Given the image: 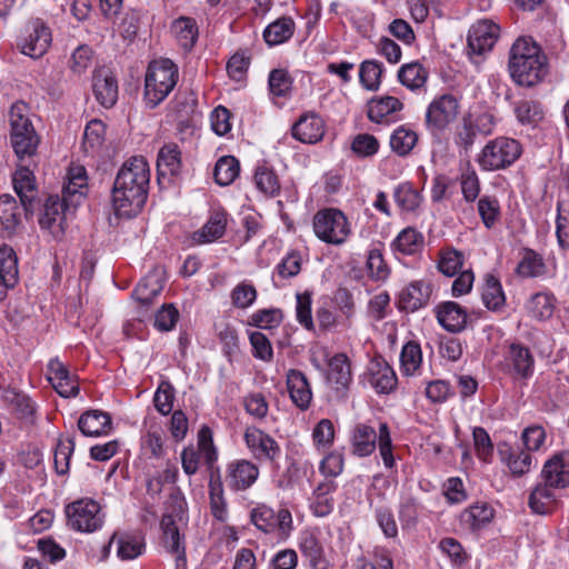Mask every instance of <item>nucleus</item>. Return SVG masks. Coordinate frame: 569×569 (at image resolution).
Here are the masks:
<instances>
[{
	"label": "nucleus",
	"instance_id": "nucleus-1",
	"mask_svg": "<svg viewBox=\"0 0 569 569\" xmlns=\"http://www.w3.org/2000/svg\"><path fill=\"white\" fill-rule=\"evenodd\" d=\"M150 167L142 156L126 160L119 169L111 192L112 207L118 217L139 214L148 198Z\"/></svg>",
	"mask_w": 569,
	"mask_h": 569
},
{
	"label": "nucleus",
	"instance_id": "nucleus-2",
	"mask_svg": "<svg viewBox=\"0 0 569 569\" xmlns=\"http://www.w3.org/2000/svg\"><path fill=\"white\" fill-rule=\"evenodd\" d=\"M509 71L517 84L533 87L547 76L548 60L531 38H519L510 49Z\"/></svg>",
	"mask_w": 569,
	"mask_h": 569
},
{
	"label": "nucleus",
	"instance_id": "nucleus-3",
	"mask_svg": "<svg viewBox=\"0 0 569 569\" xmlns=\"http://www.w3.org/2000/svg\"><path fill=\"white\" fill-rule=\"evenodd\" d=\"M377 446L385 467L391 469L395 466V458L388 425L386 422H381L379 425L378 435L375 428L366 423H358L355 426L351 436V449L355 456L368 457L376 450Z\"/></svg>",
	"mask_w": 569,
	"mask_h": 569
},
{
	"label": "nucleus",
	"instance_id": "nucleus-4",
	"mask_svg": "<svg viewBox=\"0 0 569 569\" xmlns=\"http://www.w3.org/2000/svg\"><path fill=\"white\" fill-rule=\"evenodd\" d=\"M179 79L178 66L168 58L149 63L144 78V99L150 108L161 103L174 89Z\"/></svg>",
	"mask_w": 569,
	"mask_h": 569
},
{
	"label": "nucleus",
	"instance_id": "nucleus-5",
	"mask_svg": "<svg viewBox=\"0 0 569 569\" xmlns=\"http://www.w3.org/2000/svg\"><path fill=\"white\" fill-rule=\"evenodd\" d=\"M10 141L19 160L36 154L40 138L28 116V107L23 102L13 103L10 113Z\"/></svg>",
	"mask_w": 569,
	"mask_h": 569
},
{
	"label": "nucleus",
	"instance_id": "nucleus-6",
	"mask_svg": "<svg viewBox=\"0 0 569 569\" xmlns=\"http://www.w3.org/2000/svg\"><path fill=\"white\" fill-rule=\"evenodd\" d=\"M312 228L320 241L336 247L345 244L352 233L349 219L337 208L317 211L312 219Z\"/></svg>",
	"mask_w": 569,
	"mask_h": 569
},
{
	"label": "nucleus",
	"instance_id": "nucleus-7",
	"mask_svg": "<svg viewBox=\"0 0 569 569\" xmlns=\"http://www.w3.org/2000/svg\"><path fill=\"white\" fill-rule=\"evenodd\" d=\"M522 153L518 140L497 137L489 140L476 157V162L483 171L503 170L515 163Z\"/></svg>",
	"mask_w": 569,
	"mask_h": 569
},
{
	"label": "nucleus",
	"instance_id": "nucleus-8",
	"mask_svg": "<svg viewBox=\"0 0 569 569\" xmlns=\"http://www.w3.org/2000/svg\"><path fill=\"white\" fill-rule=\"evenodd\" d=\"M218 456L212 430L208 426H202L198 431L197 447H184L180 453L182 470L189 477L196 475L201 458L208 471L212 470L218 461Z\"/></svg>",
	"mask_w": 569,
	"mask_h": 569
},
{
	"label": "nucleus",
	"instance_id": "nucleus-9",
	"mask_svg": "<svg viewBox=\"0 0 569 569\" xmlns=\"http://www.w3.org/2000/svg\"><path fill=\"white\" fill-rule=\"evenodd\" d=\"M251 523L266 535H273L279 540H287L293 531V519L289 509L273 510L266 503H258L250 511Z\"/></svg>",
	"mask_w": 569,
	"mask_h": 569
},
{
	"label": "nucleus",
	"instance_id": "nucleus-10",
	"mask_svg": "<svg viewBox=\"0 0 569 569\" xmlns=\"http://www.w3.org/2000/svg\"><path fill=\"white\" fill-rule=\"evenodd\" d=\"M243 441L254 462L267 465L274 470L280 468L281 446L267 431L248 426L243 432Z\"/></svg>",
	"mask_w": 569,
	"mask_h": 569
},
{
	"label": "nucleus",
	"instance_id": "nucleus-11",
	"mask_svg": "<svg viewBox=\"0 0 569 569\" xmlns=\"http://www.w3.org/2000/svg\"><path fill=\"white\" fill-rule=\"evenodd\" d=\"M460 112V101L451 93L436 96L428 104L425 127L432 137H440L456 121Z\"/></svg>",
	"mask_w": 569,
	"mask_h": 569
},
{
	"label": "nucleus",
	"instance_id": "nucleus-12",
	"mask_svg": "<svg viewBox=\"0 0 569 569\" xmlns=\"http://www.w3.org/2000/svg\"><path fill=\"white\" fill-rule=\"evenodd\" d=\"M67 525L79 532L91 533L103 527L106 515L91 498H81L66 506Z\"/></svg>",
	"mask_w": 569,
	"mask_h": 569
},
{
	"label": "nucleus",
	"instance_id": "nucleus-13",
	"mask_svg": "<svg viewBox=\"0 0 569 569\" xmlns=\"http://www.w3.org/2000/svg\"><path fill=\"white\" fill-rule=\"evenodd\" d=\"M76 209L62 200L59 194L49 196L42 204L38 222L41 230L47 231L53 239L60 240L67 229L68 219Z\"/></svg>",
	"mask_w": 569,
	"mask_h": 569
},
{
	"label": "nucleus",
	"instance_id": "nucleus-14",
	"mask_svg": "<svg viewBox=\"0 0 569 569\" xmlns=\"http://www.w3.org/2000/svg\"><path fill=\"white\" fill-rule=\"evenodd\" d=\"M51 42L52 33L49 26L43 20L36 18L26 23L17 44L21 53L38 59L48 51Z\"/></svg>",
	"mask_w": 569,
	"mask_h": 569
},
{
	"label": "nucleus",
	"instance_id": "nucleus-15",
	"mask_svg": "<svg viewBox=\"0 0 569 569\" xmlns=\"http://www.w3.org/2000/svg\"><path fill=\"white\" fill-rule=\"evenodd\" d=\"M321 358L327 363L326 380L338 393L346 395L353 381L350 358L345 352L331 355L327 348H320Z\"/></svg>",
	"mask_w": 569,
	"mask_h": 569
},
{
	"label": "nucleus",
	"instance_id": "nucleus-16",
	"mask_svg": "<svg viewBox=\"0 0 569 569\" xmlns=\"http://www.w3.org/2000/svg\"><path fill=\"white\" fill-rule=\"evenodd\" d=\"M501 369L518 379L531 378L535 372V358L531 350L518 341H506Z\"/></svg>",
	"mask_w": 569,
	"mask_h": 569
},
{
	"label": "nucleus",
	"instance_id": "nucleus-17",
	"mask_svg": "<svg viewBox=\"0 0 569 569\" xmlns=\"http://www.w3.org/2000/svg\"><path fill=\"white\" fill-rule=\"evenodd\" d=\"M259 465L253 460L233 459L226 466L224 481L231 491H246L259 479Z\"/></svg>",
	"mask_w": 569,
	"mask_h": 569
},
{
	"label": "nucleus",
	"instance_id": "nucleus-18",
	"mask_svg": "<svg viewBox=\"0 0 569 569\" xmlns=\"http://www.w3.org/2000/svg\"><path fill=\"white\" fill-rule=\"evenodd\" d=\"M500 36V27L491 20H480L468 32V49L473 60L492 50Z\"/></svg>",
	"mask_w": 569,
	"mask_h": 569
},
{
	"label": "nucleus",
	"instance_id": "nucleus-19",
	"mask_svg": "<svg viewBox=\"0 0 569 569\" xmlns=\"http://www.w3.org/2000/svg\"><path fill=\"white\" fill-rule=\"evenodd\" d=\"M298 548L311 569H329L331 567L318 528L301 530L298 538Z\"/></svg>",
	"mask_w": 569,
	"mask_h": 569
},
{
	"label": "nucleus",
	"instance_id": "nucleus-20",
	"mask_svg": "<svg viewBox=\"0 0 569 569\" xmlns=\"http://www.w3.org/2000/svg\"><path fill=\"white\" fill-rule=\"evenodd\" d=\"M562 492L540 479L530 489L528 507L533 515L549 516L562 505Z\"/></svg>",
	"mask_w": 569,
	"mask_h": 569
},
{
	"label": "nucleus",
	"instance_id": "nucleus-21",
	"mask_svg": "<svg viewBox=\"0 0 569 569\" xmlns=\"http://www.w3.org/2000/svg\"><path fill=\"white\" fill-rule=\"evenodd\" d=\"M160 528L162 531L161 545L164 550L176 559V569H186V539L180 533L172 515H163Z\"/></svg>",
	"mask_w": 569,
	"mask_h": 569
},
{
	"label": "nucleus",
	"instance_id": "nucleus-22",
	"mask_svg": "<svg viewBox=\"0 0 569 569\" xmlns=\"http://www.w3.org/2000/svg\"><path fill=\"white\" fill-rule=\"evenodd\" d=\"M539 479L561 492L569 487V451H561L548 459Z\"/></svg>",
	"mask_w": 569,
	"mask_h": 569
},
{
	"label": "nucleus",
	"instance_id": "nucleus-23",
	"mask_svg": "<svg viewBox=\"0 0 569 569\" xmlns=\"http://www.w3.org/2000/svg\"><path fill=\"white\" fill-rule=\"evenodd\" d=\"M401 100L392 96L372 97L367 104V116L375 123H391L399 120L398 113L403 109Z\"/></svg>",
	"mask_w": 569,
	"mask_h": 569
},
{
	"label": "nucleus",
	"instance_id": "nucleus-24",
	"mask_svg": "<svg viewBox=\"0 0 569 569\" xmlns=\"http://www.w3.org/2000/svg\"><path fill=\"white\" fill-rule=\"evenodd\" d=\"M289 398L301 411H307L312 402L313 393L307 376L298 369H289L286 375Z\"/></svg>",
	"mask_w": 569,
	"mask_h": 569
},
{
	"label": "nucleus",
	"instance_id": "nucleus-25",
	"mask_svg": "<svg viewBox=\"0 0 569 569\" xmlns=\"http://www.w3.org/2000/svg\"><path fill=\"white\" fill-rule=\"evenodd\" d=\"M88 189V178L84 167H71L63 182L60 198L77 209L83 201Z\"/></svg>",
	"mask_w": 569,
	"mask_h": 569
},
{
	"label": "nucleus",
	"instance_id": "nucleus-26",
	"mask_svg": "<svg viewBox=\"0 0 569 569\" xmlns=\"http://www.w3.org/2000/svg\"><path fill=\"white\" fill-rule=\"evenodd\" d=\"M92 91L97 101L104 108H111L118 100V81L111 70L101 67L92 74Z\"/></svg>",
	"mask_w": 569,
	"mask_h": 569
},
{
	"label": "nucleus",
	"instance_id": "nucleus-27",
	"mask_svg": "<svg viewBox=\"0 0 569 569\" xmlns=\"http://www.w3.org/2000/svg\"><path fill=\"white\" fill-rule=\"evenodd\" d=\"M48 380L53 389L63 398H72L79 393L76 376L59 360L51 359L48 363Z\"/></svg>",
	"mask_w": 569,
	"mask_h": 569
},
{
	"label": "nucleus",
	"instance_id": "nucleus-28",
	"mask_svg": "<svg viewBox=\"0 0 569 569\" xmlns=\"http://www.w3.org/2000/svg\"><path fill=\"white\" fill-rule=\"evenodd\" d=\"M77 426L84 437L98 438L110 433L112 419L106 411L90 409L80 415Z\"/></svg>",
	"mask_w": 569,
	"mask_h": 569
},
{
	"label": "nucleus",
	"instance_id": "nucleus-29",
	"mask_svg": "<svg viewBox=\"0 0 569 569\" xmlns=\"http://www.w3.org/2000/svg\"><path fill=\"white\" fill-rule=\"evenodd\" d=\"M369 382L378 393L392 392L398 383L397 375L392 367L383 358H375L370 361Z\"/></svg>",
	"mask_w": 569,
	"mask_h": 569
},
{
	"label": "nucleus",
	"instance_id": "nucleus-30",
	"mask_svg": "<svg viewBox=\"0 0 569 569\" xmlns=\"http://www.w3.org/2000/svg\"><path fill=\"white\" fill-rule=\"evenodd\" d=\"M292 137L302 143H317L325 134V121L315 112L302 114L292 126Z\"/></svg>",
	"mask_w": 569,
	"mask_h": 569
},
{
	"label": "nucleus",
	"instance_id": "nucleus-31",
	"mask_svg": "<svg viewBox=\"0 0 569 569\" xmlns=\"http://www.w3.org/2000/svg\"><path fill=\"white\" fill-rule=\"evenodd\" d=\"M431 289L422 280L410 282L402 289L398 299V308L407 312H415L429 302Z\"/></svg>",
	"mask_w": 569,
	"mask_h": 569
},
{
	"label": "nucleus",
	"instance_id": "nucleus-32",
	"mask_svg": "<svg viewBox=\"0 0 569 569\" xmlns=\"http://www.w3.org/2000/svg\"><path fill=\"white\" fill-rule=\"evenodd\" d=\"M515 271L521 278H547L555 274L547 266L545 258L530 248L523 249Z\"/></svg>",
	"mask_w": 569,
	"mask_h": 569
},
{
	"label": "nucleus",
	"instance_id": "nucleus-33",
	"mask_svg": "<svg viewBox=\"0 0 569 569\" xmlns=\"http://www.w3.org/2000/svg\"><path fill=\"white\" fill-rule=\"evenodd\" d=\"M227 228V213L223 210H214L207 222L191 236L193 244H204L220 239Z\"/></svg>",
	"mask_w": 569,
	"mask_h": 569
},
{
	"label": "nucleus",
	"instance_id": "nucleus-34",
	"mask_svg": "<svg viewBox=\"0 0 569 569\" xmlns=\"http://www.w3.org/2000/svg\"><path fill=\"white\" fill-rule=\"evenodd\" d=\"M113 542L117 543V556L121 560L136 559L143 553L146 548L143 536L137 532H116L109 540V547Z\"/></svg>",
	"mask_w": 569,
	"mask_h": 569
},
{
	"label": "nucleus",
	"instance_id": "nucleus-35",
	"mask_svg": "<svg viewBox=\"0 0 569 569\" xmlns=\"http://www.w3.org/2000/svg\"><path fill=\"white\" fill-rule=\"evenodd\" d=\"M437 319L447 331L460 332L467 326L468 315L459 303L446 301L437 307Z\"/></svg>",
	"mask_w": 569,
	"mask_h": 569
},
{
	"label": "nucleus",
	"instance_id": "nucleus-36",
	"mask_svg": "<svg viewBox=\"0 0 569 569\" xmlns=\"http://www.w3.org/2000/svg\"><path fill=\"white\" fill-rule=\"evenodd\" d=\"M13 188L24 212L28 213L33 209V202L37 198V188L34 176L27 167H20L13 174Z\"/></svg>",
	"mask_w": 569,
	"mask_h": 569
},
{
	"label": "nucleus",
	"instance_id": "nucleus-37",
	"mask_svg": "<svg viewBox=\"0 0 569 569\" xmlns=\"http://www.w3.org/2000/svg\"><path fill=\"white\" fill-rule=\"evenodd\" d=\"M23 206L19 204L10 194L0 196V231L11 236L21 224Z\"/></svg>",
	"mask_w": 569,
	"mask_h": 569
},
{
	"label": "nucleus",
	"instance_id": "nucleus-38",
	"mask_svg": "<svg viewBox=\"0 0 569 569\" xmlns=\"http://www.w3.org/2000/svg\"><path fill=\"white\" fill-rule=\"evenodd\" d=\"M296 22L289 16H282L270 22L262 31V38L270 48L288 42L295 34Z\"/></svg>",
	"mask_w": 569,
	"mask_h": 569
},
{
	"label": "nucleus",
	"instance_id": "nucleus-39",
	"mask_svg": "<svg viewBox=\"0 0 569 569\" xmlns=\"http://www.w3.org/2000/svg\"><path fill=\"white\" fill-rule=\"evenodd\" d=\"M337 483L331 479L321 481L313 490L310 509L316 517H327L335 508L332 493L337 490Z\"/></svg>",
	"mask_w": 569,
	"mask_h": 569
},
{
	"label": "nucleus",
	"instance_id": "nucleus-40",
	"mask_svg": "<svg viewBox=\"0 0 569 569\" xmlns=\"http://www.w3.org/2000/svg\"><path fill=\"white\" fill-rule=\"evenodd\" d=\"M76 440L73 433H61L58 439L53 451V463L56 472L59 476L68 475L70 470V460L74 452Z\"/></svg>",
	"mask_w": 569,
	"mask_h": 569
},
{
	"label": "nucleus",
	"instance_id": "nucleus-41",
	"mask_svg": "<svg viewBox=\"0 0 569 569\" xmlns=\"http://www.w3.org/2000/svg\"><path fill=\"white\" fill-rule=\"evenodd\" d=\"M481 300L490 311H500L506 305V295L497 277L487 273L481 286Z\"/></svg>",
	"mask_w": 569,
	"mask_h": 569
},
{
	"label": "nucleus",
	"instance_id": "nucleus-42",
	"mask_svg": "<svg viewBox=\"0 0 569 569\" xmlns=\"http://www.w3.org/2000/svg\"><path fill=\"white\" fill-rule=\"evenodd\" d=\"M556 303L557 299L551 291H541L530 297L526 308L531 318L546 321L552 317Z\"/></svg>",
	"mask_w": 569,
	"mask_h": 569
},
{
	"label": "nucleus",
	"instance_id": "nucleus-43",
	"mask_svg": "<svg viewBox=\"0 0 569 569\" xmlns=\"http://www.w3.org/2000/svg\"><path fill=\"white\" fill-rule=\"evenodd\" d=\"M158 176H178L181 170V152L174 143L164 144L157 159Z\"/></svg>",
	"mask_w": 569,
	"mask_h": 569
},
{
	"label": "nucleus",
	"instance_id": "nucleus-44",
	"mask_svg": "<svg viewBox=\"0 0 569 569\" xmlns=\"http://www.w3.org/2000/svg\"><path fill=\"white\" fill-rule=\"evenodd\" d=\"M397 77L403 87L411 91H416L425 87L429 72L420 62L412 61L402 64L398 70Z\"/></svg>",
	"mask_w": 569,
	"mask_h": 569
},
{
	"label": "nucleus",
	"instance_id": "nucleus-45",
	"mask_svg": "<svg viewBox=\"0 0 569 569\" xmlns=\"http://www.w3.org/2000/svg\"><path fill=\"white\" fill-rule=\"evenodd\" d=\"M423 244V234L413 227H407L393 239L391 247L402 254L413 256L422 250Z\"/></svg>",
	"mask_w": 569,
	"mask_h": 569
},
{
	"label": "nucleus",
	"instance_id": "nucleus-46",
	"mask_svg": "<svg viewBox=\"0 0 569 569\" xmlns=\"http://www.w3.org/2000/svg\"><path fill=\"white\" fill-rule=\"evenodd\" d=\"M418 142V133L406 124L397 127L389 139L391 150L399 157L411 153Z\"/></svg>",
	"mask_w": 569,
	"mask_h": 569
},
{
	"label": "nucleus",
	"instance_id": "nucleus-47",
	"mask_svg": "<svg viewBox=\"0 0 569 569\" xmlns=\"http://www.w3.org/2000/svg\"><path fill=\"white\" fill-rule=\"evenodd\" d=\"M18 258L14 250L7 244L0 247V281L7 288H13L18 282Z\"/></svg>",
	"mask_w": 569,
	"mask_h": 569
},
{
	"label": "nucleus",
	"instance_id": "nucleus-48",
	"mask_svg": "<svg viewBox=\"0 0 569 569\" xmlns=\"http://www.w3.org/2000/svg\"><path fill=\"white\" fill-rule=\"evenodd\" d=\"M2 398L20 419H30L34 416L36 405L28 395L14 388H7Z\"/></svg>",
	"mask_w": 569,
	"mask_h": 569
},
{
	"label": "nucleus",
	"instance_id": "nucleus-49",
	"mask_svg": "<svg viewBox=\"0 0 569 569\" xmlns=\"http://www.w3.org/2000/svg\"><path fill=\"white\" fill-rule=\"evenodd\" d=\"M171 30L184 50L189 51L193 48L199 34L194 19L180 17L173 21Z\"/></svg>",
	"mask_w": 569,
	"mask_h": 569
},
{
	"label": "nucleus",
	"instance_id": "nucleus-50",
	"mask_svg": "<svg viewBox=\"0 0 569 569\" xmlns=\"http://www.w3.org/2000/svg\"><path fill=\"white\" fill-rule=\"evenodd\" d=\"M465 266L463 252L455 248H445L439 251L437 267L446 277H455L461 272Z\"/></svg>",
	"mask_w": 569,
	"mask_h": 569
},
{
	"label": "nucleus",
	"instance_id": "nucleus-51",
	"mask_svg": "<svg viewBox=\"0 0 569 569\" xmlns=\"http://www.w3.org/2000/svg\"><path fill=\"white\" fill-rule=\"evenodd\" d=\"M393 199L397 206L407 212L416 211L422 201V197L418 190L413 188V184L409 181L401 182L395 188Z\"/></svg>",
	"mask_w": 569,
	"mask_h": 569
},
{
	"label": "nucleus",
	"instance_id": "nucleus-52",
	"mask_svg": "<svg viewBox=\"0 0 569 569\" xmlns=\"http://www.w3.org/2000/svg\"><path fill=\"white\" fill-rule=\"evenodd\" d=\"M385 66L382 62L371 59L361 62L359 68V80L363 88L369 91H377L381 84Z\"/></svg>",
	"mask_w": 569,
	"mask_h": 569
},
{
	"label": "nucleus",
	"instance_id": "nucleus-53",
	"mask_svg": "<svg viewBox=\"0 0 569 569\" xmlns=\"http://www.w3.org/2000/svg\"><path fill=\"white\" fill-rule=\"evenodd\" d=\"M493 513L488 503H477L462 512L461 520L471 530H479L492 520Z\"/></svg>",
	"mask_w": 569,
	"mask_h": 569
},
{
	"label": "nucleus",
	"instance_id": "nucleus-54",
	"mask_svg": "<svg viewBox=\"0 0 569 569\" xmlns=\"http://www.w3.org/2000/svg\"><path fill=\"white\" fill-rule=\"evenodd\" d=\"M477 137H487L493 133L497 118L489 111L469 112L462 117Z\"/></svg>",
	"mask_w": 569,
	"mask_h": 569
},
{
	"label": "nucleus",
	"instance_id": "nucleus-55",
	"mask_svg": "<svg viewBox=\"0 0 569 569\" xmlns=\"http://www.w3.org/2000/svg\"><path fill=\"white\" fill-rule=\"evenodd\" d=\"M421 505L412 495H403L398 506V516L403 530L415 528L418 523Z\"/></svg>",
	"mask_w": 569,
	"mask_h": 569
},
{
	"label": "nucleus",
	"instance_id": "nucleus-56",
	"mask_svg": "<svg viewBox=\"0 0 569 569\" xmlns=\"http://www.w3.org/2000/svg\"><path fill=\"white\" fill-rule=\"evenodd\" d=\"M240 172V163L233 156H223L216 162L213 177L219 186L231 184Z\"/></svg>",
	"mask_w": 569,
	"mask_h": 569
},
{
	"label": "nucleus",
	"instance_id": "nucleus-57",
	"mask_svg": "<svg viewBox=\"0 0 569 569\" xmlns=\"http://www.w3.org/2000/svg\"><path fill=\"white\" fill-rule=\"evenodd\" d=\"M369 505L373 510L376 522L381 529L383 536L387 539H397L399 531L392 509L387 505L373 506L372 502Z\"/></svg>",
	"mask_w": 569,
	"mask_h": 569
},
{
	"label": "nucleus",
	"instance_id": "nucleus-58",
	"mask_svg": "<svg viewBox=\"0 0 569 569\" xmlns=\"http://www.w3.org/2000/svg\"><path fill=\"white\" fill-rule=\"evenodd\" d=\"M301 252L298 250L288 251L281 261L276 266L273 280L276 281V278L287 280L298 276L301 271Z\"/></svg>",
	"mask_w": 569,
	"mask_h": 569
},
{
	"label": "nucleus",
	"instance_id": "nucleus-59",
	"mask_svg": "<svg viewBox=\"0 0 569 569\" xmlns=\"http://www.w3.org/2000/svg\"><path fill=\"white\" fill-rule=\"evenodd\" d=\"M161 290L162 284L159 282L156 274H148L138 282L132 296L141 305L149 306Z\"/></svg>",
	"mask_w": 569,
	"mask_h": 569
},
{
	"label": "nucleus",
	"instance_id": "nucleus-60",
	"mask_svg": "<svg viewBox=\"0 0 569 569\" xmlns=\"http://www.w3.org/2000/svg\"><path fill=\"white\" fill-rule=\"evenodd\" d=\"M256 187L266 196L276 197L280 192V182L273 169L259 166L254 172Z\"/></svg>",
	"mask_w": 569,
	"mask_h": 569
},
{
	"label": "nucleus",
	"instance_id": "nucleus-61",
	"mask_svg": "<svg viewBox=\"0 0 569 569\" xmlns=\"http://www.w3.org/2000/svg\"><path fill=\"white\" fill-rule=\"evenodd\" d=\"M283 315L278 308L260 309L248 318V325L263 330H271L280 326Z\"/></svg>",
	"mask_w": 569,
	"mask_h": 569
},
{
	"label": "nucleus",
	"instance_id": "nucleus-62",
	"mask_svg": "<svg viewBox=\"0 0 569 569\" xmlns=\"http://www.w3.org/2000/svg\"><path fill=\"white\" fill-rule=\"evenodd\" d=\"M477 207L483 226L487 229H492L501 217L498 199L493 196H483L479 199Z\"/></svg>",
	"mask_w": 569,
	"mask_h": 569
},
{
	"label": "nucleus",
	"instance_id": "nucleus-63",
	"mask_svg": "<svg viewBox=\"0 0 569 569\" xmlns=\"http://www.w3.org/2000/svg\"><path fill=\"white\" fill-rule=\"evenodd\" d=\"M507 467L510 472L516 477H521L528 473L536 465L530 451L526 450H510L506 458Z\"/></svg>",
	"mask_w": 569,
	"mask_h": 569
},
{
	"label": "nucleus",
	"instance_id": "nucleus-64",
	"mask_svg": "<svg viewBox=\"0 0 569 569\" xmlns=\"http://www.w3.org/2000/svg\"><path fill=\"white\" fill-rule=\"evenodd\" d=\"M106 126L101 120L93 119L88 122L83 132V148L86 152H96L104 141Z\"/></svg>",
	"mask_w": 569,
	"mask_h": 569
}]
</instances>
